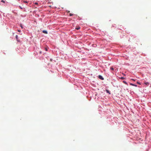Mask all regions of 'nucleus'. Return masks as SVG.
I'll list each match as a JSON object with an SVG mask.
<instances>
[{
	"instance_id": "obj_2",
	"label": "nucleus",
	"mask_w": 151,
	"mask_h": 151,
	"mask_svg": "<svg viewBox=\"0 0 151 151\" xmlns=\"http://www.w3.org/2000/svg\"><path fill=\"white\" fill-rule=\"evenodd\" d=\"M144 83L147 86H148L149 85V83L148 82H145Z\"/></svg>"
},
{
	"instance_id": "obj_19",
	"label": "nucleus",
	"mask_w": 151,
	"mask_h": 151,
	"mask_svg": "<svg viewBox=\"0 0 151 151\" xmlns=\"http://www.w3.org/2000/svg\"><path fill=\"white\" fill-rule=\"evenodd\" d=\"M18 31L19 32H20V30H18Z\"/></svg>"
},
{
	"instance_id": "obj_8",
	"label": "nucleus",
	"mask_w": 151,
	"mask_h": 151,
	"mask_svg": "<svg viewBox=\"0 0 151 151\" xmlns=\"http://www.w3.org/2000/svg\"><path fill=\"white\" fill-rule=\"evenodd\" d=\"M123 82L125 84H127V83L126 82V81H124Z\"/></svg>"
},
{
	"instance_id": "obj_17",
	"label": "nucleus",
	"mask_w": 151,
	"mask_h": 151,
	"mask_svg": "<svg viewBox=\"0 0 151 151\" xmlns=\"http://www.w3.org/2000/svg\"><path fill=\"white\" fill-rule=\"evenodd\" d=\"M21 27L22 28H23V27L22 26H21Z\"/></svg>"
},
{
	"instance_id": "obj_5",
	"label": "nucleus",
	"mask_w": 151,
	"mask_h": 151,
	"mask_svg": "<svg viewBox=\"0 0 151 151\" xmlns=\"http://www.w3.org/2000/svg\"><path fill=\"white\" fill-rule=\"evenodd\" d=\"M130 84V85H131L132 86H136V87L137 86V85L134 84L132 83H131Z\"/></svg>"
},
{
	"instance_id": "obj_6",
	"label": "nucleus",
	"mask_w": 151,
	"mask_h": 151,
	"mask_svg": "<svg viewBox=\"0 0 151 151\" xmlns=\"http://www.w3.org/2000/svg\"><path fill=\"white\" fill-rule=\"evenodd\" d=\"M106 92H107V93H109V94H110V93L109 91L108 90H106Z\"/></svg>"
},
{
	"instance_id": "obj_13",
	"label": "nucleus",
	"mask_w": 151,
	"mask_h": 151,
	"mask_svg": "<svg viewBox=\"0 0 151 151\" xmlns=\"http://www.w3.org/2000/svg\"><path fill=\"white\" fill-rule=\"evenodd\" d=\"M35 4H36V5H37L38 4V3L37 2H35Z\"/></svg>"
},
{
	"instance_id": "obj_3",
	"label": "nucleus",
	"mask_w": 151,
	"mask_h": 151,
	"mask_svg": "<svg viewBox=\"0 0 151 151\" xmlns=\"http://www.w3.org/2000/svg\"><path fill=\"white\" fill-rule=\"evenodd\" d=\"M42 32L44 33H45V34H47V31L46 30H43L42 31Z\"/></svg>"
},
{
	"instance_id": "obj_11",
	"label": "nucleus",
	"mask_w": 151,
	"mask_h": 151,
	"mask_svg": "<svg viewBox=\"0 0 151 151\" xmlns=\"http://www.w3.org/2000/svg\"><path fill=\"white\" fill-rule=\"evenodd\" d=\"M23 2H24V3H28V2L27 1H24Z\"/></svg>"
},
{
	"instance_id": "obj_14",
	"label": "nucleus",
	"mask_w": 151,
	"mask_h": 151,
	"mask_svg": "<svg viewBox=\"0 0 151 151\" xmlns=\"http://www.w3.org/2000/svg\"><path fill=\"white\" fill-rule=\"evenodd\" d=\"M137 83H138V84H139V85L140 84V83L138 82H137Z\"/></svg>"
},
{
	"instance_id": "obj_15",
	"label": "nucleus",
	"mask_w": 151,
	"mask_h": 151,
	"mask_svg": "<svg viewBox=\"0 0 151 151\" xmlns=\"http://www.w3.org/2000/svg\"><path fill=\"white\" fill-rule=\"evenodd\" d=\"M17 37H18V36H17V35H16V38H17Z\"/></svg>"
},
{
	"instance_id": "obj_4",
	"label": "nucleus",
	"mask_w": 151,
	"mask_h": 151,
	"mask_svg": "<svg viewBox=\"0 0 151 151\" xmlns=\"http://www.w3.org/2000/svg\"><path fill=\"white\" fill-rule=\"evenodd\" d=\"M80 29V27H76V29L77 30H78Z\"/></svg>"
},
{
	"instance_id": "obj_18",
	"label": "nucleus",
	"mask_w": 151,
	"mask_h": 151,
	"mask_svg": "<svg viewBox=\"0 0 151 151\" xmlns=\"http://www.w3.org/2000/svg\"><path fill=\"white\" fill-rule=\"evenodd\" d=\"M45 50H46V51H47V49L46 48H45Z\"/></svg>"
},
{
	"instance_id": "obj_7",
	"label": "nucleus",
	"mask_w": 151,
	"mask_h": 151,
	"mask_svg": "<svg viewBox=\"0 0 151 151\" xmlns=\"http://www.w3.org/2000/svg\"><path fill=\"white\" fill-rule=\"evenodd\" d=\"M119 78L123 80V79H124L125 78H124L123 77H121Z\"/></svg>"
},
{
	"instance_id": "obj_12",
	"label": "nucleus",
	"mask_w": 151,
	"mask_h": 151,
	"mask_svg": "<svg viewBox=\"0 0 151 151\" xmlns=\"http://www.w3.org/2000/svg\"><path fill=\"white\" fill-rule=\"evenodd\" d=\"M73 15V14H71V13H70L69 14V15L70 16H72Z\"/></svg>"
},
{
	"instance_id": "obj_9",
	"label": "nucleus",
	"mask_w": 151,
	"mask_h": 151,
	"mask_svg": "<svg viewBox=\"0 0 151 151\" xmlns=\"http://www.w3.org/2000/svg\"><path fill=\"white\" fill-rule=\"evenodd\" d=\"M111 69V70H114V68H113L111 67V68H110Z\"/></svg>"
},
{
	"instance_id": "obj_16",
	"label": "nucleus",
	"mask_w": 151,
	"mask_h": 151,
	"mask_svg": "<svg viewBox=\"0 0 151 151\" xmlns=\"http://www.w3.org/2000/svg\"><path fill=\"white\" fill-rule=\"evenodd\" d=\"M19 7L20 9H22V7H21L20 6H19Z\"/></svg>"
},
{
	"instance_id": "obj_10",
	"label": "nucleus",
	"mask_w": 151,
	"mask_h": 151,
	"mask_svg": "<svg viewBox=\"0 0 151 151\" xmlns=\"http://www.w3.org/2000/svg\"><path fill=\"white\" fill-rule=\"evenodd\" d=\"M1 2H3V3H5V1H4L3 0H2L1 1Z\"/></svg>"
},
{
	"instance_id": "obj_1",
	"label": "nucleus",
	"mask_w": 151,
	"mask_h": 151,
	"mask_svg": "<svg viewBox=\"0 0 151 151\" xmlns=\"http://www.w3.org/2000/svg\"><path fill=\"white\" fill-rule=\"evenodd\" d=\"M98 77L99 79H101V80H104V78L102 76H101L100 75Z\"/></svg>"
}]
</instances>
